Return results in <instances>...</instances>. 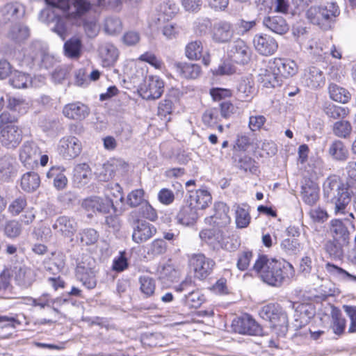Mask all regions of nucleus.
<instances>
[{"instance_id": "nucleus-1", "label": "nucleus", "mask_w": 356, "mask_h": 356, "mask_svg": "<svg viewBox=\"0 0 356 356\" xmlns=\"http://www.w3.org/2000/svg\"><path fill=\"white\" fill-rule=\"evenodd\" d=\"M51 6L43 9L40 19L47 24H53L51 31L65 40L70 33L71 23L67 17L76 19L91 9L88 0H44Z\"/></svg>"}, {"instance_id": "nucleus-2", "label": "nucleus", "mask_w": 356, "mask_h": 356, "mask_svg": "<svg viewBox=\"0 0 356 356\" xmlns=\"http://www.w3.org/2000/svg\"><path fill=\"white\" fill-rule=\"evenodd\" d=\"M253 270L264 282L276 287L280 286L295 274L294 268L290 263L269 259L264 255L259 256L256 260Z\"/></svg>"}, {"instance_id": "nucleus-3", "label": "nucleus", "mask_w": 356, "mask_h": 356, "mask_svg": "<svg viewBox=\"0 0 356 356\" xmlns=\"http://www.w3.org/2000/svg\"><path fill=\"white\" fill-rule=\"evenodd\" d=\"M324 195L334 204L336 215L345 214L346 209L351 201L352 195L356 194V184L342 183L336 177H328L323 184Z\"/></svg>"}, {"instance_id": "nucleus-4", "label": "nucleus", "mask_w": 356, "mask_h": 356, "mask_svg": "<svg viewBox=\"0 0 356 356\" xmlns=\"http://www.w3.org/2000/svg\"><path fill=\"white\" fill-rule=\"evenodd\" d=\"M261 317L268 321L273 327H279L281 330H286L288 316L277 305L268 304L262 307L259 313Z\"/></svg>"}, {"instance_id": "nucleus-5", "label": "nucleus", "mask_w": 356, "mask_h": 356, "mask_svg": "<svg viewBox=\"0 0 356 356\" xmlns=\"http://www.w3.org/2000/svg\"><path fill=\"white\" fill-rule=\"evenodd\" d=\"M163 90V81L158 76L149 75L141 83L139 92L143 99L154 100L161 97Z\"/></svg>"}, {"instance_id": "nucleus-6", "label": "nucleus", "mask_w": 356, "mask_h": 356, "mask_svg": "<svg viewBox=\"0 0 356 356\" xmlns=\"http://www.w3.org/2000/svg\"><path fill=\"white\" fill-rule=\"evenodd\" d=\"M258 80L266 88H275L281 85L282 80L277 73L272 59L261 63L258 70Z\"/></svg>"}, {"instance_id": "nucleus-7", "label": "nucleus", "mask_w": 356, "mask_h": 356, "mask_svg": "<svg viewBox=\"0 0 356 356\" xmlns=\"http://www.w3.org/2000/svg\"><path fill=\"white\" fill-rule=\"evenodd\" d=\"M235 35L233 24L225 19L216 22L211 29V38L218 44H227L232 41Z\"/></svg>"}, {"instance_id": "nucleus-8", "label": "nucleus", "mask_w": 356, "mask_h": 356, "mask_svg": "<svg viewBox=\"0 0 356 356\" xmlns=\"http://www.w3.org/2000/svg\"><path fill=\"white\" fill-rule=\"evenodd\" d=\"M132 228V239L136 243L147 241L156 233V228L144 220H135Z\"/></svg>"}, {"instance_id": "nucleus-9", "label": "nucleus", "mask_w": 356, "mask_h": 356, "mask_svg": "<svg viewBox=\"0 0 356 356\" xmlns=\"http://www.w3.org/2000/svg\"><path fill=\"white\" fill-rule=\"evenodd\" d=\"M191 264L193 268L195 275L199 279H204L212 272L215 262L203 254H193L191 258Z\"/></svg>"}, {"instance_id": "nucleus-10", "label": "nucleus", "mask_w": 356, "mask_h": 356, "mask_svg": "<svg viewBox=\"0 0 356 356\" xmlns=\"http://www.w3.org/2000/svg\"><path fill=\"white\" fill-rule=\"evenodd\" d=\"M1 144L7 148L16 147L22 139V131L14 124L2 126L0 131Z\"/></svg>"}, {"instance_id": "nucleus-11", "label": "nucleus", "mask_w": 356, "mask_h": 356, "mask_svg": "<svg viewBox=\"0 0 356 356\" xmlns=\"http://www.w3.org/2000/svg\"><path fill=\"white\" fill-rule=\"evenodd\" d=\"M39 147L32 142H26L19 150V160L27 168H34L38 166L40 156Z\"/></svg>"}, {"instance_id": "nucleus-12", "label": "nucleus", "mask_w": 356, "mask_h": 356, "mask_svg": "<svg viewBox=\"0 0 356 356\" xmlns=\"http://www.w3.org/2000/svg\"><path fill=\"white\" fill-rule=\"evenodd\" d=\"M185 56L191 60L202 59L204 65L208 66L211 63V56L208 51H204L202 41L196 40L188 42L185 47Z\"/></svg>"}, {"instance_id": "nucleus-13", "label": "nucleus", "mask_w": 356, "mask_h": 356, "mask_svg": "<svg viewBox=\"0 0 356 356\" xmlns=\"http://www.w3.org/2000/svg\"><path fill=\"white\" fill-rule=\"evenodd\" d=\"M253 44L256 51L264 56L273 55L278 48L277 41L264 33L256 34L253 38Z\"/></svg>"}, {"instance_id": "nucleus-14", "label": "nucleus", "mask_w": 356, "mask_h": 356, "mask_svg": "<svg viewBox=\"0 0 356 356\" xmlns=\"http://www.w3.org/2000/svg\"><path fill=\"white\" fill-rule=\"evenodd\" d=\"M62 113L69 120L81 122L89 115L90 110L86 104L74 102L65 105Z\"/></svg>"}, {"instance_id": "nucleus-15", "label": "nucleus", "mask_w": 356, "mask_h": 356, "mask_svg": "<svg viewBox=\"0 0 356 356\" xmlns=\"http://www.w3.org/2000/svg\"><path fill=\"white\" fill-rule=\"evenodd\" d=\"M228 54L232 61L241 65L248 63L251 58V50L242 40L235 41Z\"/></svg>"}, {"instance_id": "nucleus-16", "label": "nucleus", "mask_w": 356, "mask_h": 356, "mask_svg": "<svg viewBox=\"0 0 356 356\" xmlns=\"http://www.w3.org/2000/svg\"><path fill=\"white\" fill-rule=\"evenodd\" d=\"M81 143L75 136H68L60 140V152L66 158L72 159L78 156L81 152Z\"/></svg>"}, {"instance_id": "nucleus-17", "label": "nucleus", "mask_w": 356, "mask_h": 356, "mask_svg": "<svg viewBox=\"0 0 356 356\" xmlns=\"http://www.w3.org/2000/svg\"><path fill=\"white\" fill-rule=\"evenodd\" d=\"M302 83L311 89H316L325 85V79L319 68L311 66L305 69L302 76Z\"/></svg>"}, {"instance_id": "nucleus-18", "label": "nucleus", "mask_w": 356, "mask_h": 356, "mask_svg": "<svg viewBox=\"0 0 356 356\" xmlns=\"http://www.w3.org/2000/svg\"><path fill=\"white\" fill-rule=\"evenodd\" d=\"M52 227L61 235L72 238L77 230L78 225L74 218L67 216H61L57 218Z\"/></svg>"}, {"instance_id": "nucleus-19", "label": "nucleus", "mask_w": 356, "mask_h": 356, "mask_svg": "<svg viewBox=\"0 0 356 356\" xmlns=\"http://www.w3.org/2000/svg\"><path fill=\"white\" fill-rule=\"evenodd\" d=\"M330 232L334 241L341 246L347 245L350 241V232L344 222L339 219L330 221Z\"/></svg>"}, {"instance_id": "nucleus-20", "label": "nucleus", "mask_w": 356, "mask_h": 356, "mask_svg": "<svg viewBox=\"0 0 356 356\" xmlns=\"http://www.w3.org/2000/svg\"><path fill=\"white\" fill-rule=\"evenodd\" d=\"M83 207L88 210L107 213L113 209L112 200L108 197H92L85 200Z\"/></svg>"}, {"instance_id": "nucleus-21", "label": "nucleus", "mask_w": 356, "mask_h": 356, "mask_svg": "<svg viewBox=\"0 0 356 356\" xmlns=\"http://www.w3.org/2000/svg\"><path fill=\"white\" fill-rule=\"evenodd\" d=\"M35 280L36 273L33 269L26 266L15 268V281L19 287L28 289Z\"/></svg>"}, {"instance_id": "nucleus-22", "label": "nucleus", "mask_w": 356, "mask_h": 356, "mask_svg": "<svg viewBox=\"0 0 356 356\" xmlns=\"http://www.w3.org/2000/svg\"><path fill=\"white\" fill-rule=\"evenodd\" d=\"M319 191L317 184L309 179L305 180L300 193L302 201L309 206L316 204L319 200Z\"/></svg>"}, {"instance_id": "nucleus-23", "label": "nucleus", "mask_w": 356, "mask_h": 356, "mask_svg": "<svg viewBox=\"0 0 356 356\" xmlns=\"http://www.w3.org/2000/svg\"><path fill=\"white\" fill-rule=\"evenodd\" d=\"M235 330L241 334L257 335L261 332L260 326L249 316L235 321Z\"/></svg>"}, {"instance_id": "nucleus-24", "label": "nucleus", "mask_w": 356, "mask_h": 356, "mask_svg": "<svg viewBox=\"0 0 356 356\" xmlns=\"http://www.w3.org/2000/svg\"><path fill=\"white\" fill-rule=\"evenodd\" d=\"M174 66L179 75L186 79H196L202 73L200 65L196 63L178 62Z\"/></svg>"}, {"instance_id": "nucleus-25", "label": "nucleus", "mask_w": 356, "mask_h": 356, "mask_svg": "<svg viewBox=\"0 0 356 356\" xmlns=\"http://www.w3.org/2000/svg\"><path fill=\"white\" fill-rule=\"evenodd\" d=\"M272 60L281 80L282 78L292 76L298 72L297 65L292 60L281 58H275Z\"/></svg>"}, {"instance_id": "nucleus-26", "label": "nucleus", "mask_w": 356, "mask_h": 356, "mask_svg": "<svg viewBox=\"0 0 356 356\" xmlns=\"http://www.w3.org/2000/svg\"><path fill=\"white\" fill-rule=\"evenodd\" d=\"M197 210L190 202H188L177 213L176 216L177 222L186 226L193 225L198 218Z\"/></svg>"}, {"instance_id": "nucleus-27", "label": "nucleus", "mask_w": 356, "mask_h": 356, "mask_svg": "<svg viewBox=\"0 0 356 356\" xmlns=\"http://www.w3.org/2000/svg\"><path fill=\"white\" fill-rule=\"evenodd\" d=\"M237 97L242 102H249L254 95V83L252 78H242L237 85Z\"/></svg>"}, {"instance_id": "nucleus-28", "label": "nucleus", "mask_w": 356, "mask_h": 356, "mask_svg": "<svg viewBox=\"0 0 356 356\" xmlns=\"http://www.w3.org/2000/svg\"><path fill=\"white\" fill-rule=\"evenodd\" d=\"M118 166L126 168L127 164L121 160L113 159L104 163L97 172V178L102 181H108L111 179Z\"/></svg>"}, {"instance_id": "nucleus-29", "label": "nucleus", "mask_w": 356, "mask_h": 356, "mask_svg": "<svg viewBox=\"0 0 356 356\" xmlns=\"http://www.w3.org/2000/svg\"><path fill=\"white\" fill-rule=\"evenodd\" d=\"M214 214L211 216V222L218 227H225L229 224L231 218L228 215L229 207L223 202H218L214 205Z\"/></svg>"}, {"instance_id": "nucleus-30", "label": "nucleus", "mask_w": 356, "mask_h": 356, "mask_svg": "<svg viewBox=\"0 0 356 356\" xmlns=\"http://www.w3.org/2000/svg\"><path fill=\"white\" fill-rule=\"evenodd\" d=\"M189 202L197 209H205L211 204L212 197L207 190L199 189L190 195Z\"/></svg>"}, {"instance_id": "nucleus-31", "label": "nucleus", "mask_w": 356, "mask_h": 356, "mask_svg": "<svg viewBox=\"0 0 356 356\" xmlns=\"http://www.w3.org/2000/svg\"><path fill=\"white\" fill-rule=\"evenodd\" d=\"M99 56L104 66L113 65L118 58V49L111 43L102 44L99 48Z\"/></svg>"}, {"instance_id": "nucleus-32", "label": "nucleus", "mask_w": 356, "mask_h": 356, "mask_svg": "<svg viewBox=\"0 0 356 356\" xmlns=\"http://www.w3.org/2000/svg\"><path fill=\"white\" fill-rule=\"evenodd\" d=\"M263 23L266 28L280 35L286 33L289 29V26L286 20L280 16L266 17Z\"/></svg>"}, {"instance_id": "nucleus-33", "label": "nucleus", "mask_w": 356, "mask_h": 356, "mask_svg": "<svg viewBox=\"0 0 356 356\" xmlns=\"http://www.w3.org/2000/svg\"><path fill=\"white\" fill-rule=\"evenodd\" d=\"M330 315V327L333 332L338 336L343 334L346 326V320L343 317L341 312L337 307H332Z\"/></svg>"}, {"instance_id": "nucleus-34", "label": "nucleus", "mask_w": 356, "mask_h": 356, "mask_svg": "<svg viewBox=\"0 0 356 356\" xmlns=\"http://www.w3.org/2000/svg\"><path fill=\"white\" fill-rule=\"evenodd\" d=\"M82 41L80 37L73 36L64 44L65 55L70 58L80 57L82 49Z\"/></svg>"}, {"instance_id": "nucleus-35", "label": "nucleus", "mask_w": 356, "mask_h": 356, "mask_svg": "<svg viewBox=\"0 0 356 356\" xmlns=\"http://www.w3.org/2000/svg\"><path fill=\"white\" fill-rule=\"evenodd\" d=\"M64 168L52 167L47 173L48 179L53 180L54 186L57 190L64 189L67 184V179L64 173Z\"/></svg>"}, {"instance_id": "nucleus-36", "label": "nucleus", "mask_w": 356, "mask_h": 356, "mask_svg": "<svg viewBox=\"0 0 356 356\" xmlns=\"http://www.w3.org/2000/svg\"><path fill=\"white\" fill-rule=\"evenodd\" d=\"M328 154L334 160L340 161H346L349 155L348 149L339 140H335L331 143L328 148Z\"/></svg>"}, {"instance_id": "nucleus-37", "label": "nucleus", "mask_w": 356, "mask_h": 356, "mask_svg": "<svg viewBox=\"0 0 356 356\" xmlns=\"http://www.w3.org/2000/svg\"><path fill=\"white\" fill-rule=\"evenodd\" d=\"M157 273L161 280L170 282L177 279L179 274L178 269L172 264L170 259L158 267Z\"/></svg>"}, {"instance_id": "nucleus-38", "label": "nucleus", "mask_w": 356, "mask_h": 356, "mask_svg": "<svg viewBox=\"0 0 356 356\" xmlns=\"http://www.w3.org/2000/svg\"><path fill=\"white\" fill-rule=\"evenodd\" d=\"M34 81L35 79L33 80L29 74L18 71L13 72L10 79V84L16 88H26L31 86H36Z\"/></svg>"}, {"instance_id": "nucleus-39", "label": "nucleus", "mask_w": 356, "mask_h": 356, "mask_svg": "<svg viewBox=\"0 0 356 356\" xmlns=\"http://www.w3.org/2000/svg\"><path fill=\"white\" fill-rule=\"evenodd\" d=\"M40 179L38 173L28 172L21 178V187L26 192H33L40 186Z\"/></svg>"}, {"instance_id": "nucleus-40", "label": "nucleus", "mask_w": 356, "mask_h": 356, "mask_svg": "<svg viewBox=\"0 0 356 356\" xmlns=\"http://www.w3.org/2000/svg\"><path fill=\"white\" fill-rule=\"evenodd\" d=\"M146 248L147 254L150 258H155L165 254L168 250V245L165 240L156 238L148 244Z\"/></svg>"}, {"instance_id": "nucleus-41", "label": "nucleus", "mask_w": 356, "mask_h": 356, "mask_svg": "<svg viewBox=\"0 0 356 356\" xmlns=\"http://www.w3.org/2000/svg\"><path fill=\"white\" fill-rule=\"evenodd\" d=\"M29 36V29L21 24H16L12 26L8 33V37L16 42H21L26 40Z\"/></svg>"}, {"instance_id": "nucleus-42", "label": "nucleus", "mask_w": 356, "mask_h": 356, "mask_svg": "<svg viewBox=\"0 0 356 356\" xmlns=\"http://www.w3.org/2000/svg\"><path fill=\"white\" fill-rule=\"evenodd\" d=\"M329 94L334 101L343 104L347 103L350 99V94L346 89L334 83L330 84Z\"/></svg>"}, {"instance_id": "nucleus-43", "label": "nucleus", "mask_w": 356, "mask_h": 356, "mask_svg": "<svg viewBox=\"0 0 356 356\" xmlns=\"http://www.w3.org/2000/svg\"><path fill=\"white\" fill-rule=\"evenodd\" d=\"M1 13L6 20H14L19 15H22L24 9L22 5L14 3L6 4L1 10Z\"/></svg>"}, {"instance_id": "nucleus-44", "label": "nucleus", "mask_w": 356, "mask_h": 356, "mask_svg": "<svg viewBox=\"0 0 356 356\" xmlns=\"http://www.w3.org/2000/svg\"><path fill=\"white\" fill-rule=\"evenodd\" d=\"M325 268L327 272L329 273L331 275L341 280L346 281L348 280H353L356 281V276L350 274L344 269L331 263L327 262L325 264Z\"/></svg>"}, {"instance_id": "nucleus-45", "label": "nucleus", "mask_w": 356, "mask_h": 356, "mask_svg": "<svg viewBox=\"0 0 356 356\" xmlns=\"http://www.w3.org/2000/svg\"><path fill=\"white\" fill-rule=\"evenodd\" d=\"M81 273L76 274L77 279L82 282L86 288L91 289H94L97 285L96 273L97 270H88L83 272L81 270Z\"/></svg>"}, {"instance_id": "nucleus-46", "label": "nucleus", "mask_w": 356, "mask_h": 356, "mask_svg": "<svg viewBox=\"0 0 356 356\" xmlns=\"http://www.w3.org/2000/svg\"><path fill=\"white\" fill-rule=\"evenodd\" d=\"M332 131L336 136L346 138L352 132V126L348 121H337L334 124Z\"/></svg>"}, {"instance_id": "nucleus-47", "label": "nucleus", "mask_w": 356, "mask_h": 356, "mask_svg": "<svg viewBox=\"0 0 356 356\" xmlns=\"http://www.w3.org/2000/svg\"><path fill=\"white\" fill-rule=\"evenodd\" d=\"M90 175V168L88 164L81 163L76 166L74 169V179L79 184H87Z\"/></svg>"}, {"instance_id": "nucleus-48", "label": "nucleus", "mask_w": 356, "mask_h": 356, "mask_svg": "<svg viewBox=\"0 0 356 356\" xmlns=\"http://www.w3.org/2000/svg\"><path fill=\"white\" fill-rule=\"evenodd\" d=\"M139 282L140 289L145 296L149 297L154 294L156 284L153 278L147 275L141 276Z\"/></svg>"}, {"instance_id": "nucleus-49", "label": "nucleus", "mask_w": 356, "mask_h": 356, "mask_svg": "<svg viewBox=\"0 0 356 356\" xmlns=\"http://www.w3.org/2000/svg\"><path fill=\"white\" fill-rule=\"evenodd\" d=\"M235 214L237 227L245 228L249 225L250 222V216L248 211L245 207L237 206Z\"/></svg>"}, {"instance_id": "nucleus-50", "label": "nucleus", "mask_w": 356, "mask_h": 356, "mask_svg": "<svg viewBox=\"0 0 356 356\" xmlns=\"http://www.w3.org/2000/svg\"><path fill=\"white\" fill-rule=\"evenodd\" d=\"M339 14L337 5L334 3H327L325 6H321V16L322 22L331 21Z\"/></svg>"}, {"instance_id": "nucleus-51", "label": "nucleus", "mask_w": 356, "mask_h": 356, "mask_svg": "<svg viewBox=\"0 0 356 356\" xmlns=\"http://www.w3.org/2000/svg\"><path fill=\"white\" fill-rule=\"evenodd\" d=\"M324 111L329 118L334 120L343 118L348 113L347 108L331 104L325 107Z\"/></svg>"}, {"instance_id": "nucleus-52", "label": "nucleus", "mask_w": 356, "mask_h": 356, "mask_svg": "<svg viewBox=\"0 0 356 356\" xmlns=\"http://www.w3.org/2000/svg\"><path fill=\"white\" fill-rule=\"evenodd\" d=\"M122 24L118 17H108L105 21L104 30L109 35H115L121 32Z\"/></svg>"}, {"instance_id": "nucleus-53", "label": "nucleus", "mask_w": 356, "mask_h": 356, "mask_svg": "<svg viewBox=\"0 0 356 356\" xmlns=\"http://www.w3.org/2000/svg\"><path fill=\"white\" fill-rule=\"evenodd\" d=\"M81 270L83 272L96 270V261L90 255H83L81 260L78 262L76 274L81 273Z\"/></svg>"}, {"instance_id": "nucleus-54", "label": "nucleus", "mask_w": 356, "mask_h": 356, "mask_svg": "<svg viewBox=\"0 0 356 356\" xmlns=\"http://www.w3.org/2000/svg\"><path fill=\"white\" fill-rule=\"evenodd\" d=\"M79 235L81 242L86 245L95 244L99 238L97 232L92 228L83 229Z\"/></svg>"}, {"instance_id": "nucleus-55", "label": "nucleus", "mask_w": 356, "mask_h": 356, "mask_svg": "<svg viewBox=\"0 0 356 356\" xmlns=\"http://www.w3.org/2000/svg\"><path fill=\"white\" fill-rule=\"evenodd\" d=\"M22 225L15 220L7 222L4 227L5 234L9 238L19 236L22 233Z\"/></svg>"}, {"instance_id": "nucleus-56", "label": "nucleus", "mask_w": 356, "mask_h": 356, "mask_svg": "<svg viewBox=\"0 0 356 356\" xmlns=\"http://www.w3.org/2000/svg\"><path fill=\"white\" fill-rule=\"evenodd\" d=\"M219 110L217 108H211L207 110L202 115L204 124L208 127H213L219 121Z\"/></svg>"}, {"instance_id": "nucleus-57", "label": "nucleus", "mask_w": 356, "mask_h": 356, "mask_svg": "<svg viewBox=\"0 0 356 356\" xmlns=\"http://www.w3.org/2000/svg\"><path fill=\"white\" fill-rule=\"evenodd\" d=\"M282 248L289 254H294L300 251V244L296 238H286L281 243Z\"/></svg>"}, {"instance_id": "nucleus-58", "label": "nucleus", "mask_w": 356, "mask_h": 356, "mask_svg": "<svg viewBox=\"0 0 356 356\" xmlns=\"http://www.w3.org/2000/svg\"><path fill=\"white\" fill-rule=\"evenodd\" d=\"M14 160L8 156L0 159V173L3 177L10 176L14 170Z\"/></svg>"}, {"instance_id": "nucleus-59", "label": "nucleus", "mask_w": 356, "mask_h": 356, "mask_svg": "<svg viewBox=\"0 0 356 356\" xmlns=\"http://www.w3.org/2000/svg\"><path fill=\"white\" fill-rule=\"evenodd\" d=\"M144 191L136 189L127 196V204L131 207H136L143 203Z\"/></svg>"}, {"instance_id": "nucleus-60", "label": "nucleus", "mask_w": 356, "mask_h": 356, "mask_svg": "<svg viewBox=\"0 0 356 356\" xmlns=\"http://www.w3.org/2000/svg\"><path fill=\"white\" fill-rule=\"evenodd\" d=\"M200 238L204 242L213 245L219 242L220 234L212 229H204L200 232Z\"/></svg>"}, {"instance_id": "nucleus-61", "label": "nucleus", "mask_w": 356, "mask_h": 356, "mask_svg": "<svg viewBox=\"0 0 356 356\" xmlns=\"http://www.w3.org/2000/svg\"><path fill=\"white\" fill-rule=\"evenodd\" d=\"M139 212L142 217L148 219L150 221H155L158 218L156 210L148 202H144L142 204L139 209Z\"/></svg>"}, {"instance_id": "nucleus-62", "label": "nucleus", "mask_w": 356, "mask_h": 356, "mask_svg": "<svg viewBox=\"0 0 356 356\" xmlns=\"http://www.w3.org/2000/svg\"><path fill=\"white\" fill-rule=\"evenodd\" d=\"M140 40V33L135 31H128L122 36V42L127 46L136 45Z\"/></svg>"}, {"instance_id": "nucleus-63", "label": "nucleus", "mask_w": 356, "mask_h": 356, "mask_svg": "<svg viewBox=\"0 0 356 356\" xmlns=\"http://www.w3.org/2000/svg\"><path fill=\"white\" fill-rule=\"evenodd\" d=\"M309 214L310 218L313 220V221L317 222H324L327 220L329 217L326 210L321 207H316L312 209L309 211Z\"/></svg>"}, {"instance_id": "nucleus-64", "label": "nucleus", "mask_w": 356, "mask_h": 356, "mask_svg": "<svg viewBox=\"0 0 356 356\" xmlns=\"http://www.w3.org/2000/svg\"><path fill=\"white\" fill-rule=\"evenodd\" d=\"M343 309L350 319L348 332H356V306L343 305Z\"/></svg>"}]
</instances>
